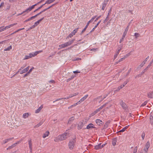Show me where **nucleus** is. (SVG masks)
<instances>
[{
	"label": "nucleus",
	"mask_w": 153,
	"mask_h": 153,
	"mask_svg": "<svg viewBox=\"0 0 153 153\" xmlns=\"http://www.w3.org/2000/svg\"><path fill=\"white\" fill-rule=\"evenodd\" d=\"M69 137V133H65L64 134L59 135L58 136V139L59 140L62 141L65 140L67 138Z\"/></svg>",
	"instance_id": "obj_1"
},
{
	"label": "nucleus",
	"mask_w": 153,
	"mask_h": 153,
	"mask_svg": "<svg viewBox=\"0 0 153 153\" xmlns=\"http://www.w3.org/2000/svg\"><path fill=\"white\" fill-rule=\"evenodd\" d=\"M76 138H75L70 140L68 144V146L70 149H72L74 148L76 141Z\"/></svg>",
	"instance_id": "obj_2"
},
{
	"label": "nucleus",
	"mask_w": 153,
	"mask_h": 153,
	"mask_svg": "<svg viewBox=\"0 0 153 153\" xmlns=\"http://www.w3.org/2000/svg\"><path fill=\"white\" fill-rule=\"evenodd\" d=\"M38 4L37 3L32 5L31 6L29 7L25 11H24L22 13H21L20 14H19V15H21L23 13H24L25 12H27V13H28L29 11H30L32 9H33L34 7L35 6H36Z\"/></svg>",
	"instance_id": "obj_3"
},
{
	"label": "nucleus",
	"mask_w": 153,
	"mask_h": 153,
	"mask_svg": "<svg viewBox=\"0 0 153 153\" xmlns=\"http://www.w3.org/2000/svg\"><path fill=\"white\" fill-rule=\"evenodd\" d=\"M17 23H15L14 24H11L8 26H7L5 27H4L2 29H1L0 30V32H1L2 31H3L4 30L8 29L10 28V27L13 26L14 25H17Z\"/></svg>",
	"instance_id": "obj_4"
},
{
	"label": "nucleus",
	"mask_w": 153,
	"mask_h": 153,
	"mask_svg": "<svg viewBox=\"0 0 153 153\" xmlns=\"http://www.w3.org/2000/svg\"><path fill=\"white\" fill-rule=\"evenodd\" d=\"M17 23H15L14 24H11L8 26H7L5 27H4L2 29H1L0 30V32H1L2 31H3L4 30L8 29L10 28V27L13 26L14 25H17Z\"/></svg>",
	"instance_id": "obj_5"
},
{
	"label": "nucleus",
	"mask_w": 153,
	"mask_h": 153,
	"mask_svg": "<svg viewBox=\"0 0 153 153\" xmlns=\"http://www.w3.org/2000/svg\"><path fill=\"white\" fill-rule=\"evenodd\" d=\"M150 146V143L149 141H148L146 144L145 145V147L144 148V150L145 151V152H146V153H147V152L148 149L149 148V147Z\"/></svg>",
	"instance_id": "obj_6"
},
{
	"label": "nucleus",
	"mask_w": 153,
	"mask_h": 153,
	"mask_svg": "<svg viewBox=\"0 0 153 153\" xmlns=\"http://www.w3.org/2000/svg\"><path fill=\"white\" fill-rule=\"evenodd\" d=\"M109 0H104L103 3L102 4V9L104 10L106 7L107 4Z\"/></svg>",
	"instance_id": "obj_7"
},
{
	"label": "nucleus",
	"mask_w": 153,
	"mask_h": 153,
	"mask_svg": "<svg viewBox=\"0 0 153 153\" xmlns=\"http://www.w3.org/2000/svg\"><path fill=\"white\" fill-rule=\"evenodd\" d=\"M120 104L123 109L125 110L127 108V105L122 100L120 102Z\"/></svg>",
	"instance_id": "obj_8"
},
{
	"label": "nucleus",
	"mask_w": 153,
	"mask_h": 153,
	"mask_svg": "<svg viewBox=\"0 0 153 153\" xmlns=\"http://www.w3.org/2000/svg\"><path fill=\"white\" fill-rule=\"evenodd\" d=\"M101 20H100L97 23V25L95 26L93 28V29L90 31V32L88 34L86 35H88V34H89L90 33H91L92 32L94 31V30L99 25L100 23L101 22Z\"/></svg>",
	"instance_id": "obj_9"
},
{
	"label": "nucleus",
	"mask_w": 153,
	"mask_h": 153,
	"mask_svg": "<svg viewBox=\"0 0 153 153\" xmlns=\"http://www.w3.org/2000/svg\"><path fill=\"white\" fill-rule=\"evenodd\" d=\"M75 39H73L70 41H69L67 42H65L67 47L71 45V44H72L74 42V41H75Z\"/></svg>",
	"instance_id": "obj_10"
},
{
	"label": "nucleus",
	"mask_w": 153,
	"mask_h": 153,
	"mask_svg": "<svg viewBox=\"0 0 153 153\" xmlns=\"http://www.w3.org/2000/svg\"><path fill=\"white\" fill-rule=\"evenodd\" d=\"M29 66H28L26 68L24 69L22 71L20 72V74H22L23 73L26 72L29 70Z\"/></svg>",
	"instance_id": "obj_11"
},
{
	"label": "nucleus",
	"mask_w": 153,
	"mask_h": 153,
	"mask_svg": "<svg viewBox=\"0 0 153 153\" xmlns=\"http://www.w3.org/2000/svg\"><path fill=\"white\" fill-rule=\"evenodd\" d=\"M90 23V22H89L88 21L86 25L85 26V28H84V29L82 30V31L81 33H80V35H82L86 30V29L88 27V26L89 25V24Z\"/></svg>",
	"instance_id": "obj_12"
},
{
	"label": "nucleus",
	"mask_w": 153,
	"mask_h": 153,
	"mask_svg": "<svg viewBox=\"0 0 153 153\" xmlns=\"http://www.w3.org/2000/svg\"><path fill=\"white\" fill-rule=\"evenodd\" d=\"M44 17H43L42 18L40 19L39 20H38L33 25L35 26V27L37 26L38 24H39L40 22H41L43 19Z\"/></svg>",
	"instance_id": "obj_13"
},
{
	"label": "nucleus",
	"mask_w": 153,
	"mask_h": 153,
	"mask_svg": "<svg viewBox=\"0 0 153 153\" xmlns=\"http://www.w3.org/2000/svg\"><path fill=\"white\" fill-rule=\"evenodd\" d=\"M93 124L92 123H90L86 127L87 129H90L91 128H96V127L93 126Z\"/></svg>",
	"instance_id": "obj_14"
},
{
	"label": "nucleus",
	"mask_w": 153,
	"mask_h": 153,
	"mask_svg": "<svg viewBox=\"0 0 153 153\" xmlns=\"http://www.w3.org/2000/svg\"><path fill=\"white\" fill-rule=\"evenodd\" d=\"M37 16V15L36 14V15H35V16H32L31 17H30V18H29V19H28L25 20L24 22H27L28 21H30V20H31L32 19H33L35 18Z\"/></svg>",
	"instance_id": "obj_15"
},
{
	"label": "nucleus",
	"mask_w": 153,
	"mask_h": 153,
	"mask_svg": "<svg viewBox=\"0 0 153 153\" xmlns=\"http://www.w3.org/2000/svg\"><path fill=\"white\" fill-rule=\"evenodd\" d=\"M83 126V123L82 122H80L79 123L78 126V129H80L82 128Z\"/></svg>",
	"instance_id": "obj_16"
},
{
	"label": "nucleus",
	"mask_w": 153,
	"mask_h": 153,
	"mask_svg": "<svg viewBox=\"0 0 153 153\" xmlns=\"http://www.w3.org/2000/svg\"><path fill=\"white\" fill-rule=\"evenodd\" d=\"M96 122L97 124L99 126H100L101 124H102L103 123L101 120L99 119H97L96 120Z\"/></svg>",
	"instance_id": "obj_17"
},
{
	"label": "nucleus",
	"mask_w": 153,
	"mask_h": 153,
	"mask_svg": "<svg viewBox=\"0 0 153 153\" xmlns=\"http://www.w3.org/2000/svg\"><path fill=\"white\" fill-rule=\"evenodd\" d=\"M147 97L150 98H153V91L151 92H149L147 94Z\"/></svg>",
	"instance_id": "obj_18"
},
{
	"label": "nucleus",
	"mask_w": 153,
	"mask_h": 153,
	"mask_svg": "<svg viewBox=\"0 0 153 153\" xmlns=\"http://www.w3.org/2000/svg\"><path fill=\"white\" fill-rule=\"evenodd\" d=\"M13 138H14V137H13L10 138H9L7 139H6L5 140H3V144L6 143H7V142H8L10 140H12V139H13Z\"/></svg>",
	"instance_id": "obj_19"
},
{
	"label": "nucleus",
	"mask_w": 153,
	"mask_h": 153,
	"mask_svg": "<svg viewBox=\"0 0 153 153\" xmlns=\"http://www.w3.org/2000/svg\"><path fill=\"white\" fill-rule=\"evenodd\" d=\"M111 122V121L110 120H108L105 123V124L104 126V128H106L108 127V125Z\"/></svg>",
	"instance_id": "obj_20"
},
{
	"label": "nucleus",
	"mask_w": 153,
	"mask_h": 153,
	"mask_svg": "<svg viewBox=\"0 0 153 153\" xmlns=\"http://www.w3.org/2000/svg\"><path fill=\"white\" fill-rule=\"evenodd\" d=\"M149 56H148L145 59L144 61H143L140 65V66L142 67L145 63V62L147 61V60L149 58Z\"/></svg>",
	"instance_id": "obj_21"
},
{
	"label": "nucleus",
	"mask_w": 153,
	"mask_h": 153,
	"mask_svg": "<svg viewBox=\"0 0 153 153\" xmlns=\"http://www.w3.org/2000/svg\"><path fill=\"white\" fill-rule=\"evenodd\" d=\"M127 33H126L125 32H124L123 33V36H122V38L121 39H120V43H121V42L123 41L124 39V38H125V36L126 35V34H127Z\"/></svg>",
	"instance_id": "obj_22"
},
{
	"label": "nucleus",
	"mask_w": 153,
	"mask_h": 153,
	"mask_svg": "<svg viewBox=\"0 0 153 153\" xmlns=\"http://www.w3.org/2000/svg\"><path fill=\"white\" fill-rule=\"evenodd\" d=\"M101 143H100L98 145H96L94 147L95 149L96 150H98L100 149H101Z\"/></svg>",
	"instance_id": "obj_23"
},
{
	"label": "nucleus",
	"mask_w": 153,
	"mask_h": 153,
	"mask_svg": "<svg viewBox=\"0 0 153 153\" xmlns=\"http://www.w3.org/2000/svg\"><path fill=\"white\" fill-rule=\"evenodd\" d=\"M50 133L49 131H47L44 134L42 137L43 138H45L46 137L48 136Z\"/></svg>",
	"instance_id": "obj_24"
},
{
	"label": "nucleus",
	"mask_w": 153,
	"mask_h": 153,
	"mask_svg": "<svg viewBox=\"0 0 153 153\" xmlns=\"http://www.w3.org/2000/svg\"><path fill=\"white\" fill-rule=\"evenodd\" d=\"M74 119V117H70L68 120V124H71V122L73 121Z\"/></svg>",
	"instance_id": "obj_25"
},
{
	"label": "nucleus",
	"mask_w": 153,
	"mask_h": 153,
	"mask_svg": "<svg viewBox=\"0 0 153 153\" xmlns=\"http://www.w3.org/2000/svg\"><path fill=\"white\" fill-rule=\"evenodd\" d=\"M43 121H41L39 123L37 124L35 126H34V128H38L40 126H41L43 123Z\"/></svg>",
	"instance_id": "obj_26"
},
{
	"label": "nucleus",
	"mask_w": 153,
	"mask_h": 153,
	"mask_svg": "<svg viewBox=\"0 0 153 153\" xmlns=\"http://www.w3.org/2000/svg\"><path fill=\"white\" fill-rule=\"evenodd\" d=\"M43 106L42 105H41V106H40L35 111V113H39L41 110L42 109V108Z\"/></svg>",
	"instance_id": "obj_27"
},
{
	"label": "nucleus",
	"mask_w": 153,
	"mask_h": 153,
	"mask_svg": "<svg viewBox=\"0 0 153 153\" xmlns=\"http://www.w3.org/2000/svg\"><path fill=\"white\" fill-rule=\"evenodd\" d=\"M117 141V139L116 138H114L112 142V144L113 146H115L116 144V142Z\"/></svg>",
	"instance_id": "obj_28"
},
{
	"label": "nucleus",
	"mask_w": 153,
	"mask_h": 153,
	"mask_svg": "<svg viewBox=\"0 0 153 153\" xmlns=\"http://www.w3.org/2000/svg\"><path fill=\"white\" fill-rule=\"evenodd\" d=\"M28 143L29 145V147L30 149H31L32 148V140L31 139H30L28 141Z\"/></svg>",
	"instance_id": "obj_29"
},
{
	"label": "nucleus",
	"mask_w": 153,
	"mask_h": 153,
	"mask_svg": "<svg viewBox=\"0 0 153 153\" xmlns=\"http://www.w3.org/2000/svg\"><path fill=\"white\" fill-rule=\"evenodd\" d=\"M76 76L75 75H72L71 76V77L70 78H69L67 80V82H68L73 78H74V77H76Z\"/></svg>",
	"instance_id": "obj_30"
},
{
	"label": "nucleus",
	"mask_w": 153,
	"mask_h": 153,
	"mask_svg": "<svg viewBox=\"0 0 153 153\" xmlns=\"http://www.w3.org/2000/svg\"><path fill=\"white\" fill-rule=\"evenodd\" d=\"M29 115V114L28 113H25L23 115V118H25L27 117Z\"/></svg>",
	"instance_id": "obj_31"
},
{
	"label": "nucleus",
	"mask_w": 153,
	"mask_h": 153,
	"mask_svg": "<svg viewBox=\"0 0 153 153\" xmlns=\"http://www.w3.org/2000/svg\"><path fill=\"white\" fill-rule=\"evenodd\" d=\"M59 46L60 47H61V48H63L67 47L65 43H64V44L59 45Z\"/></svg>",
	"instance_id": "obj_32"
},
{
	"label": "nucleus",
	"mask_w": 153,
	"mask_h": 153,
	"mask_svg": "<svg viewBox=\"0 0 153 153\" xmlns=\"http://www.w3.org/2000/svg\"><path fill=\"white\" fill-rule=\"evenodd\" d=\"M88 95H86L84 96L82 98L80 99V101L82 102L84 101L85 99H86L87 97H88Z\"/></svg>",
	"instance_id": "obj_33"
},
{
	"label": "nucleus",
	"mask_w": 153,
	"mask_h": 153,
	"mask_svg": "<svg viewBox=\"0 0 153 153\" xmlns=\"http://www.w3.org/2000/svg\"><path fill=\"white\" fill-rule=\"evenodd\" d=\"M77 45V44H75L73 46H71V47H70L68 48H67L65 49L62 50V51H67V50H69V49H71V48H73L74 46L76 45Z\"/></svg>",
	"instance_id": "obj_34"
},
{
	"label": "nucleus",
	"mask_w": 153,
	"mask_h": 153,
	"mask_svg": "<svg viewBox=\"0 0 153 153\" xmlns=\"http://www.w3.org/2000/svg\"><path fill=\"white\" fill-rule=\"evenodd\" d=\"M140 35L139 33H134V36L135 38L137 39L138 37L140 36Z\"/></svg>",
	"instance_id": "obj_35"
},
{
	"label": "nucleus",
	"mask_w": 153,
	"mask_h": 153,
	"mask_svg": "<svg viewBox=\"0 0 153 153\" xmlns=\"http://www.w3.org/2000/svg\"><path fill=\"white\" fill-rule=\"evenodd\" d=\"M12 48V47L11 45L8 48H5L4 50V51H10V49H11Z\"/></svg>",
	"instance_id": "obj_36"
},
{
	"label": "nucleus",
	"mask_w": 153,
	"mask_h": 153,
	"mask_svg": "<svg viewBox=\"0 0 153 153\" xmlns=\"http://www.w3.org/2000/svg\"><path fill=\"white\" fill-rule=\"evenodd\" d=\"M130 22L128 24V26L125 29L124 32L127 33V32L128 30L129 27L130 25Z\"/></svg>",
	"instance_id": "obj_37"
},
{
	"label": "nucleus",
	"mask_w": 153,
	"mask_h": 153,
	"mask_svg": "<svg viewBox=\"0 0 153 153\" xmlns=\"http://www.w3.org/2000/svg\"><path fill=\"white\" fill-rule=\"evenodd\" d=\"M78 29L79 28H78L74 30L71 32L72 34H73L74 35H75Z\"/></svg>",
	"instance_id": "obj_38"
},
{
	"label": "nucleus",
	"mask_w": 153,
	"mask_h": 153,
	"mask_svg": "<svg viewBox=\"0 0 153 153\" xmlns=\"http://www.w3.org/2000/svg\"><path fill=\"white\" fill-rule=\"evenodd\" d=\"M47 10V8H45V9H44V10H42L40 12H39V13L37 14V16H38L39 15L41 14L42 13H43L45 11Z\"/></svg>",
	"instance_id": "obj_39"
},
{
	"label": "nucleus",
	"mask_w": 153,
	"mask_h": 153,
	"mask_svg": "<svg viewBox=\"0 0 153 153\" xmlns=\"http://www.w3.org/2000/svg\"><path fill=\"white\" fill-rule=\"evenodd\" d=\"M53 2V0H48L45 2V4H50Z\"/></svg>",
	"instance_id": "obj_40"
},
{
	"label": "nucleus",
	"mask_w": 153,
	"mask_h": 153,
	"mask_svg": "<svg viewBox=\"0 0 153 153\" xmlns=\"http://www.w3.org/2000/svg\"><path fill=\"white\" fill-rule=\"evenodd\" d=\"M126 58V56H124V57L120 59L118 61V62H120L123 60L125 59Z\"/></svg>",
	"instance_id": "obj_41"
},
{
	"label": "nucleus",
	"mask_w": 153,
	"mask_h": 153,
	"mask_svg": "<svg viewBox=\"0 0 153 153\" xmlns=\"http://www.w3.org/2000/svg\"><path fill=\"white\" fill-rule=\"evenodd\" d=\"M10 5L8 4H7L6 8V10H9L10 8Z\"/></svg>",
	"instance_id": "obj_42"
},
{
	"label": "nucleus",
	"mask_w": 153,
	"mask_h": 153,
	"mask_svg": "<svg viewBox=\"0 0 153 153\" xmlns=\"http://www.w3.org/2000/svg\"><path fill=\"white\" fill-rule=\"evenodd\" d=\"M97 16H95L94 17H92L91 19L89 21V22L91 23L95 19L96 17Z\"/></svg>",
	"instance_id": "obj_43"
},
{
	"label": "nucleus",
	"mask_w": 153,
	"mask_h": 153,
	"mask_svg": "<svg viewBox=\"0 0 153 153\" xmlns=\"http://www.w3.org/2000/svg\"><path fill=\"white\" fill-rule=\"evenodd\" d=\"M149 68L147 66V67L141 73V74H142L146 72V71Z\"/></svg>",
	"instance_id": "obj_44"
},
{
	"label": "nucleus",
	"mask_w": 153,
	"mask_h": 153,
	"mask_svg": "<svg viewBox=\"0 0 153 153\" xmlns=\"http://www.w3.org/2000/svg\"><path fill=\"white\" fill-rule=\"evenodd\" d=\"M73 34H72V33H70L69 35L66 38V39H69V37L71 38V37H72V36H73Z\"/></svg>",
	"instance_id": "obj_45"
},
{
	"label": "nucleus",
	"mask_w": 153,
	"mask_h": 153,
	"mask_svg": "<svg viewBox=\"0 0 153 153\" xmlns=\"http://www.w3.org/2000/svg\"><path fill=\"white\" fill-rule=\"evenodd\" d=\"M30 58V57L29 55H26L25 58L23 59V60L28 59Z\"/></svg>",
	"instance_id": "obj_46"
},
{
	"label": "nucleus",
	"mask_w": 153,
	"mask_h": 153,
	"mask_svg": "<svg viewBox=\"0 0 153 153\" xmlns=\"http://www.w3.org/2000/svg\"><path fill=\"white\" fill-rule=\"evenodd\" d=\"M109 16L107 15V17H106V19H105L104 21V23H105L106 22H107L108 20V19L109 17H108Z\"/></svg>",
	"instance_id": "obj_47"
},
{
	"label": "nucleus",
	"mask_w": 153,
	"mask_h": 153,
	"mask_svg": "<svg viewBox=\"0 0 153 153\" xmlns=\"http://www.w3.org/2000/svg\"><path fill=\"white\" fill-rule=\"evenodd\" d=\"M30 57L31 58L35 56L33 54V53H30L29 54Z\"/></svg>",
	"instance_id": "obj_48"
},
{
	"label": "nucleus",
	"mask_w": 153,
	"mask_h": 153,
	"mask_svg": "<svg viewBox=\"0 0 153 153\" xmlns=\"http://www.w3.org/2000/svg\"><path fill=\"white\" fill-rule=\"evenodd\" d=\"M147 102L145 101L143 103L141 104V106L142 107L145 105L147 104Z\"/></svg>",
	"instance_id": "obj_49"
},
{
	"label": "nucleus",
	"mask_w": 153,
	"mask_h": 153,
	"mask_svg": "<svg viewBox=\"0 0 153 153\" xmlns=\"http://www.w3.org/2000/svg\"><path fill=\"white\" fill-rule=\"evenodd\" d=\"M13 146V144L11 146H9L7 148V150H9L13 148V147H14V146Z\"/></svg>",
	"instance_id": "obj_50"
},
{
	"label": "nucleus",
	"mask_w": 153,
	"mask_h": 153,
	"mask_svg": "<svg viewBox=\"0 0 153 153\" xmlns=\"http://www.w3.org/2000/svg\"><path fill=\"white\" fill-rule=\"evenodd\" d=\"M108 95V94H106L104 95V97L103 98H102V99L101 100L99 101V103L100 102L102 101L103 100H104L105 98Z\"/></svg>",
	"instance_id": "obj_51"
},
{
	"label": "nucleus",
	"mask_w": 153,
	"mask_h": 153,
	"mask_svg": "<svg viewBox=\"0 0 153 153\" xmlns=\"http://www.w3.org/2000/svg\"><path fill=\"white\" fill-rule=\"evenodd\" d=\"M81 59L80 58H76V59H74L73 60L74 61H78V60H81Z\"/></svg>",
	"instance_id": "obj_52"
},
{
	"label": "nucleus",
	"mask_w": 153,
	"mask_h": 153,
	"mask_svg": "<svg viewBox=\"0 0 153 153\" xmlns=\"http://www.w3.org/2000/svg\"><path fill=\"white\" fill-rule=\"evenodd\" d=\"M153 59L150 62L149 65H148L147 66L149 68L151 66L152 64L153 63Z\"/></svg>",
	"instance_id": "obj_53"
},
{
	"label": "nucleus",
	"mask_w": 153,
	"mask_h": 153,
	"mask_svg": "<svg viewBox=\"0 0 153 153\" xmlns=\"http://www.w3.org/2000/svg\"><path fill=\"white\" fill-rule=\"evenodd\" d=\"M137 146L135 147L134 148V149L133 152L136 153L137 152Z\"/></svg>",
	"instance_id": "obj_54"
},
{
	"label": "nucleus",
	"mask_w": 153,
	"mask_h": 153,
	"mask_svg": "<svg viewBox=\"0 0 153 153\" xmlns=\"http://www.w3.org/2000/svg\"><path fill=\"white\" fill-rule=\"evenodd\" d=\"M35 27V26H34V25H33L32 26H31V27H30V28H29L28 29V30H30L31 29H32L34 28Z\"/></svg>",
	"instance_id": "obj_55"
},
{
	"label": "nucleus",
	"mask_w": 153,
	"mask_h": 153,
	"mask_svg": "<svg viewBox=\"0 0 153 153\" xmlns=\"http://www.w3.org/2000/svg\"><path fill=\"white\" fill-rule=\"evenodd\" d=\"M125 131V129L123 128L122 129L118 131L117 133H118L120 132H123L124 131Z\"/></svg>",
	"instance_id": "obj_56"
},
{
	"label": "nucleus",
	"mask_w": 153,
	"mask_h": 153,
	"mask_svg": "<svg viewBox=\"0 0 153 153\" xmlns=\"http://www.w3.org/2000/svg\"><path fill=\"white\" fill-rule=\"evenodd\" d=\"M73 73L74 74H77L78 73H80V72L78 70H76V71H73Z\"/></svg>",
	"instance_id": "obj_57"
},
{
	"label": "nucleus",
	"mask_w": 153,
	"mask_h": 153,
	"mask_svg": "<svg viewBox=\"0 0 153 153\" xmlns=\"http://www.w3.org/2000/svg\"><path fill=\"white\" fill-rule=\"evenodd\" d=\"M145 134L144 132H143L142 134V137L143 139V140L145 137Z\"/></svg>",
	"instance_id": "obj_58"
},
{
	"label": "nucleus",
	"mask_w": 153,
	"mask_h": 153,
	"mask_svg": "<svg viewBox=\"0 0 153 153\" xmlns=\"http://www.w3.org/2000/svg\"><path fill=\"white\" fill-rule=\"evenodd\" d=\"M30 74L29 72H27L26 74H25L24 76L23 77H25L26 76H27L29 74Z\"/></svg>",
	"instance_id": "obj_59"
},
{
	"label": "nucleus",
	"mask_w": 153,
	"mask_h": 153,
	"mask_svg": "<svg viewBox=\"0 0 153 153\" xmlns=\"http://www.w3.org/2000/svg\"><path fill=\"white\" fill-rule=\"evenodd\" d=\"M142 75V74H140L138 75H137L135 77V78H136L137 77H140Z\"/></svg>",
	"instance_id": "obj_60"
},
{
	"label": "nucleus",
	"mask_w": 153,
	"mask_h": 153,
	"mask_svg": "<svg viewBox=\"0 0 153 153\" xmlns=\"http://www.w3.org/2000/svg\"><path fill=\"white\" fill-rule=\"evenodd\" d=\"M78 93H75L74 94H73V95H71V96H70L69 97H73L76 96V95H78Z\"/></svg>",
	"instance_id": "obj_61"
},
{
	"label": "nucleus",
	"mask_w": 153,
	"mask_h": 153,
	"mask_svg": "<svg viewBox=\"0 0 153 153\" xmlns=\"http://www.w3.org/2000/svg\"><path fill=\"white\" fill-rule=\"evenodd\" d=\"M38 51H36L34 53H33L34 55L35 56H36L38 54Z\"/></svg>",
	"instance_id": "obj_62"
},
{
	"label": "nucleus",
	"mask_w": 153,
	"mask_h": 153,
	"mask_svg": "<svg viewBox=\"0 0 153 153\" xmlns=\"http://www.w3.org/2000/svg\"><path fill=\"white\" fill-rule=\"evenodd\" d=\"M38 51H36L34 53H33L34 55L35 56H36L38 54Z\"/></svg>",
	"instance_id": "obj_63"
},
{
	"label": "nucleus",
	"mask_w": 153,
	"mask_h": 153,
	"mask_svg": "<svg viewBox=\"0 0 153 153\" xmlns=\"http://www.w3.org/2000/svg\"><path fill=\"white\" fill-rule=\"evenodd\" d=\"M96 114L95 113V112L94 111L93 113H91L90 115V117H92V116H93L94 115Z\"/></svg>",
	"instance_id": "obj_64"
}]
</instances>
